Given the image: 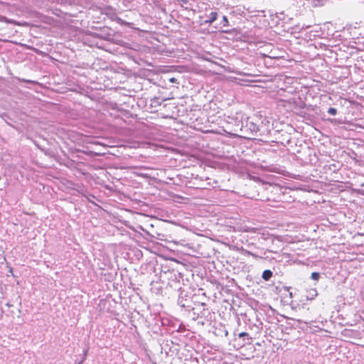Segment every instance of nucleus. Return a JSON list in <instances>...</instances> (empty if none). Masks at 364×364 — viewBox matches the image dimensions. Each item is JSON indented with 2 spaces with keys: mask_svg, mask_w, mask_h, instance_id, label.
I'll list each match as a JSON object with an SVG mask.
<instances>
[{
  "mask_svg": "<svg viewBox=\"0 0 364 364\" xmlns=\"http://www.w3.org/2000/svg\"><path fill=\"white\" fill-rule=\"evenodd\" d=\"M241 131L245 133L256 134L259 131V128L258 124L250 117H247L245 125L242 122Z\"/></svg>",
  "mask_w": 364,
  "mask_h": 364,
  "instance_id": "f257e3e1",
  "label": "nucleus"
},
{
  "mask_svg": "<svg viewBox=\"0 0 364 364\" xmlns=\"http://www.w3.org/2000/svg\"><path fill=\"white\" fill-rule=\"evenodd\" d=\"M218 14L216 11H210L208 14H205V18L203 20V24H211L213 23L218 18Z\"/></svg>",
  "mask_w": 364,
  "mask_h": 364,
  "instance_id": "f03ea898",
  "label": "nucleus"
},
{
  "mask_svg": "<svg viewBox=\"0 0 364 364\" xmlns=\"http://www.w3.org/2000/svg\"><path fill=\"white\" fill-rule=\"evenodd\" d=\"M318 295L317 291L316 289H311L307 291L306 298L308 300H312Z\"/></svg>",
  "mask_w": 364,
  "mask_h": 364,
  "instance_id": "7ed1b4c3",
  "label": "nucleus"
},
{
  "mask_svg": "<svg viewBox=\"0 0 364 364\" xmlns=\"http://www.w3.org/2000/svg\"><path fill=\"white\" fill-rule=\"evenodd\" d=\"M272 272L269 269H266L263 272L262 277L264 281H269L272 277Z\"/></svg>",
  "mask_w": 364,
  "mask_h": 364,
  "instance_id": "20e7f679",
  "label": "nucleus"
},
{
  "mask_svg": "<svg viewBox=\"0 0 364 364\" xmlns=\"http://www.w3.org/2000/svg\"><path fill=\"white\" fill-rule=\"evenodd\" d=\"M242 252L244 255H250L255 258H261L259 256H258L257 255L249 251V250H242Z\"/></svg>",
  "mask_w": 364,
  "mask_h": 364,
  "instance_id": "39448f33",
  "label": "nucleus"
},
{
  "mask_svg": "<svg viewBox=\"0 0 364 364\" xmlns=\"http://www.w3.org/2000/svg\"><path fill=\"white\" fill-rule=\"evenodd\" d=\"M220 25L222 26H224V27L228 26V20L227 16H222V20L220 21Z\"/></svg>",
  "mask_w": 364,
  "mask_h": 364,
  "instance_id": "423d86ee",
  "label": "nucleus"
},
{
  "mask_svg": "<svg viewBox=\"0 0 364 364\" xmlns=\"http://www.w3.org/2000/svg\"><path fill=\"white\" fill-rule=\"evenodd\" d=\"M178 4L181 5V6L184 7L185 9H188L186 5L188 4V0H177Z\"/></svg>",
  "mask_w": 364,
  "mask_h": 364,
  "instance_id": "0eeeda50",
  "label": "nucleus"
},
{
  "mask_svg": "<svg viewBox=\"0 0 364 364\" xmlns=\"http://www.w3.org/2000/svg\"><path fill=\"white\" fill-rule=\"evenodd\" d=\"M0 21L6 22L7 23H14V21L10 20V19H9L6 17L3 16H0Z\"/></svg>",
  "mask_w": 364,
  "mask_h": 364,
  "instance_id": "6e6552de",
  "label": "nucleus"
},
{
  "mask_svg": "<svg viewBox=\"0 0 364 364\" xmlns=\"http://www.w3.org/2000/svg\"><path fill=\"white\" fill-rule=\"evenodd\" d=\"M311 278L313 279V280H316V281H318L320 278V274L318 272H312L311 273Z\"/></svg>",
  "mask_w": 364,
  "mask_h": 364,
  "instance_id": "1a4fd4ad",
  "label": "nucleus"
},
{
  "mask_svg": "<svg viewBox=\"0 0 364 364\" xmlns=\"http://www.w3.org/2000/svg\"><path fill=\"white\" fill-rule=\"evenodd\" d=\"M238 336L239 338H247L248 340L249 339H251V337L250 336L249 333H246V332H242V333H240L238 334Z\"/></svg>",
  "mask_w": 364,
  "mask_h": 364,
  "instance_id": "9d476101",
  "label": "nucleus"
},
{
  "mask_svg": "<svg viewBox=\"0 0 364 364\" xmlns=\"http://www.w3.org/2000/svg\"><path fill=\"white\" fill-rule=\"evenodd\" d=\"M327 112L331 115H336L337 113V109L334 107L328 108Z\"/></svg>",
  "mask_w": 364,
  "mask_h": 364,
  "instance_id": "9b49d317",
  "label": "nucleus"
},
{
  "mask_svg": "<svg viewBox=\"0 0 364 364\" xmlns=\"http://www.w3.org/2000/svg\"><path fill=\"white\" fill-rule=\"evenodd\" d=\"M114 19L116 21L117 23H118L120 25L126 24L125 21L118 16H115Z\"/></svg>",
  "mask_w": 364,
  "mask_h": 364,
  "instance_id": "f8f14e48",
  "label": "nucleus"
},
{
  "mask_svg": "<svg viewBox=\"0 0 364 364\" xmlns=\"http://www.w3.org/2000/svg\"><path fill=\"white\" fill-rule=\"evenodd\" d=\"M198 359L197 358H193V359H191L188 363H184V364H197L198 363Z\"/></svg>",
  "mask_w": 364,
  "mask_h": 364,
  "instance_id": "ddd939ff",
  "label": "nucleus"
},
{
  "mask_svg": "<svg viewBox=\"0 0 364 364\" xmlns=\"http://www.w3.org/2000/svg\"><path fill=\"white\" fill-rule=\"evenodd\" d=\"M178 303L181 307L184 308L186 306V304L183 303L182 299H178Z\"/></svg>",
  "mask_w": 364,
  "mask_h": 364,
  "instance_id": "4468645a",
  "label": "nucleus"
},
{
  "mask_svg": "<svg viewBox=\"0 0 364 364\" xmlns=\"http://www.w3.org/2000/svg\"><path fill=\"white\" fill-rule=\"evenodd\" d=\"M22 81L30 82V83H32V84H36V82H35L33 80H28L23 79Z\"/></svg>",
  "mask_w": 364,
  "mask_h": 364,
  "instance_id": "2eb2a0df",
  "label": "nucleus"
},
{
  "mask_svg": "<svg viewBox=\"0 0 364 364\" xmlns=\"http://www.w3.org/2000/svg\"><path fill=\"white\" fill-rule=\"evenodd\" d=\"M87 349L84 350V358H83L81 362H80L79 364H81L84 361V360L85 359V356L87 355Z\"/></svg>",
  "mask_w": 364,
  "mask_h": 364,
  "instance_id": "dca6fc26",
  "label": "nucleus"
},
{
  "mask_svg": "<svg viewBox=\"0 0 364 364\" xmlns=\"http://www.w3.org/2000/svg\"><path fill=\"white\" fill-rule=\"evenodd\" d=\"M176 80H177L176 78H174V77H172V78L170 79V82H176Z\"/></svg>",
  "mask_w": 364,
  "mask_h": 364,
  "instance_id": "f3484780",
  "label": "nucleus"
}]
</instances>
